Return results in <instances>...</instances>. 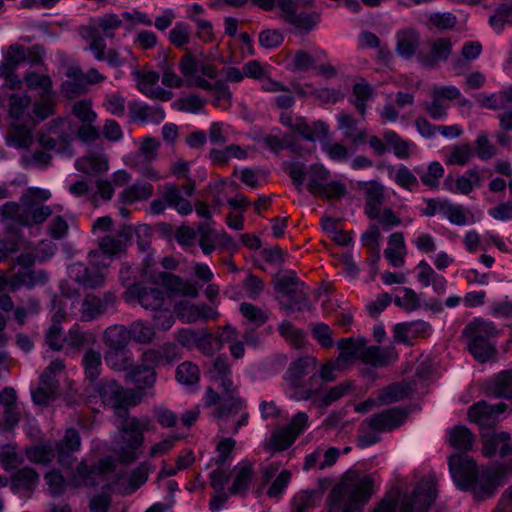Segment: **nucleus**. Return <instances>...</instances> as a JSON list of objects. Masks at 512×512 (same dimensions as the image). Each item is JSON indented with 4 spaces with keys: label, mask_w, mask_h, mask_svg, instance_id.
Wrapping results in <instances>:
<instances>
[{
    "label": "nucleus",
    "mask_w": 512,
    "mask_h": 512,
    "mask_svg": "<svg viewBox=\"0 0 512 512\" xmlns=\"http://www.w3.org/2000/svg\"><path fill=\"white\" fill-rule=\"evenodd\" d=\"M374 480L355 470L347 471L340 483L328 495L330 512H336L343 502L342 512H361L373 494Z\"/></svg>",
    "instance_id": "obj_3"
},
{
    "label": "nucleus",
    "mask_w": 512,
    "mask_h": 512,
    "mask_svg": "<svg viewBox=\"0 0 512 512\" xmlns=\"http://www.w3.org/2000/svg\"><path fill=\"white\" fill-rule=\"evenodd\" d=\"M128 331L131 335V340L140 344H149L155 338V331L152 326L144 321H134Z\"/></svg>",
    "instance_id": "obj_52"
},
{
    "label": "nucleus",
    "mask_w": 512,
    "mask_h": 512,
    "mask_svg": "<svg viewBox=\"0 0 512 512\" xmlns=\"http://www.w3.org/2000/svg\"><path fill=\"white\" fill-rule=\"evenodd\" d=\"M366 340L359 338H344L338 343L339 355L337 357L338 364H345L352 360L357 359L359 356L363 358V352L365 350Z\"/></svg>",
    "instance_id": "obj_28"
},
{
    "label": "nucleus",
    "mask_w": 512,
    "mask_h": 512,
    "mask_svg": "<svg viewBox=\"0 0 512 512\" xmlns=\"http://www.w3.org/2000/svg\"><path fill=\"white\" fill-rule=\"evenodd\" d=\"M463 334L468 338V349L476 361L485 363L497 352L493 339L498 331L491 322L475 319L464 329Z\"/></svg>",
    "instance_id": "obj_5"
},
{
    "label": "nucleus",
    "mask_w": 512,
    "mask_h": 512,
    "mask_svg": "<svg viewBox=\"0 0 512 512\" xmlns=\"http://www.w3.org/2000/svg\"><path fill=\"white\" fill-rule=\"evenodd\" d=\"M490 26L498 33L502 32L505 25H512V0H504L495 9V13L489 18Z\"/></svg>",
    "instance_id": "obj_41"
},
{
    "label": "nucleus",
    "mask_w": 512,
    "mask_h": 512,
    "mask_svg": "<svg viewBox=\"0 0 512 512\" xmlns=\"http://www.w3.org/2000/svg\"><path fill=\"white\" fill-rule=\"evenodd\" d=\"M483 176L476 169H468L463 175L457 177L449 175L443 181V187L452 193L468 195L475 188L482 186Z\"/></svg>",
    "instance_id": "obj_15"
},
{
    "label": "nucleus",
    "mask_w": 512,
    "mask_h": 512,
    "mask_svg": "<svg viewBox=\"0 0 512 512\" xmlns=\"http://www.w3.org/2000/svg\"><path fill=\"white\" fill-rule=\"evenodd\" d=\"M96 471L86 465L84 461H82L76 468L72 482L76 487L85 486V487H94L97 485L95 480Z\"/></svg>",
    "instance_id": "obj_56"
},
{
    "label": "nucleus",
    "mask_w": 512,
    "mask_h": 512,
    "mask_svg": "<svg viewBox=\"0 0 512 512\" xmlns=\"http://www.w3.org/2000/svg\"><path fill=\"white\" fill-rule=\"evenodd\" d=\"M44 480L51 496L58 497L65 492L67 483L60 471L55 469L48 471L44 475Z\"/></svg>",
    "instance_id": "obj_60"
},
{
    "label": "nucleus",
    "mask_w": 512,
    "mask_h": 512,
    "mask_svg": "<svg viewBox=\"0 0 512 512\" xmlns=\"http://www.w3.org/2000/svg\"><path fill=\"white\" fill-rule=\"evenodd\" d=\"M55 447L50 441L27 446L25 455L27 459L34 464L48 465L55 457Z\"/></svg>",
    "instance_id": "obj_31"
},
{
    "label": "nucleus",
    "mask_w": 512,
    "mask_h": 512,
    "mask_svg": "<svg viewBox=\"0 0 512 512\" xmlns=\"http://www.w3.org/2000/svg\"><path fill=\"white\" fill-rule=\"evenodd\" d=\"M131 335L123 325H114L108 327L104 332V342L109 349L123 350L128 349Z\"/></svg>",
    "instance_id": "obj_33"
},
{
    "label": "nucleus",
    "mask_w": 512,
    "mask_h": 512,
    "mask_svg": "<svg viewBox=\"0 0 512 512\" xmlns=\"http://www.w3.org/2000/svg\"><path fill=\"white\" fill-rule=\"evenodd\" d=\"M397 358L396 353L392 348H381L378 346H371L365 348L363 352V360L375 367H383Z\"/></svg>",
    "instance_id": "obj_35"
},
{
    "label": "nucleus",
    "mask_w": 512,
    "mask_h": 512,
    "mask_svg": "<svg viewBox=\"0 0 512 512\" xmlns=\"http://www.w3.org/2000/svg\"><path fill=\"white\" fill-rule=\"evenodd\" d=\"M407 417L405 410L393 407L372 415L365 420L368 427L379 432L392 431L401 426Z\"/></svg>",
    "instance_id": "obj_13"
},
{
    "label": "nucleus",
    "mask_w": 512,
    "mask_h": 512,
    "mask_svg": "<svg viewBox=\"0 0 512 512\" xmlns=\"http://www.w3.org/2000/svg\"><path fill=\"white\" fill-rule=\"evenodd\" d=\"M508 408L504 402L489 405L486 401H478L468 409V418L479 426L481 431L491 430L500 420V415Z\"/></svg>",
    "instance_id": "obj_8"
},
{
    "label": "nucleus",
    "mask_w": 512,
    "mask_h": 512,
    "mask_svg": "<svg viewBox=\"0 0 512 512\" xmlns=\"http://www.w3.org/2000/svg\"><path fill=\"white\" fill-rule=\"evenodd\" d=\"M94 389L102 403L115 409L117 416L121 418L119 435L115 441L120 462L126 465L134 462L141 453L139 449L144 442V431L150 429V421L128 415L127 408L136 405L134 394L115 380L103 379Z\"/></svg>",
    "instance_id": "obj_1"
},
{
    "label": "nucleus",
    "mask_w": 512,
    "mask_h": 512,
    "mask_svg": "<svg viewBox=\"0 0 512 512\" xmlns=\"http://www.w3.org/2000/svg\"><path fill=\"white\" fill-rule=\"evenodd\" d=\"M158 280L173 295L187 296L191 298H196L198 296V290L196 287L177 275L169 272H160Z\"/></svg>",
    "instance_id": "obj_23"
},
{
    "label": "nucleus",
    "mask_w": 512,
    "mask_h": 512,
    "mask_svg": "<svg viewBox=\"0 0 512 512\" xmlns=\"http://www.w3.org/2000/svg\"><path fill=\"white\" fill-rule=\"evenodd\" d=\"M358 188L365 196V213L369 218H378L384 203L385 187L376 180L358 182Z\"/></svg>",
    "instance_id": "obj_12"
},
{
    "label": "nucleus",
    "mask_w": 512,
    "mask_h": 512,
    "mask_svg": "<svg viewBox=\"0 0 512 512\" xmlns=\"http://www.w3.org/2000/svg\"><path fill=\"white\" fill-rule=\"evenodd\" d=\"M131 238V227H123L117 236L107 235L103 237L99 242V248L107 255H116L125 249Z\"/></svg>",
    "instance_id": "obj_26"
},
{
    "label": "nucleus",
    "mask_w": 512,
    "mask_h": 512,
    "mask_svg": "<svg viewBox=\"0 0 512 512\" xmlns=\"http://www.w3.org/2000/svg\"><path fill=\"white\" fill-rule=\"evenodd\" d=\"M437 497L432 479H422L411 494H404L400 501L399 512H427Z\"/></svg>",
    "instance_id": "obj_7"
},
{
    "label": "nucleus",
    "mask_w": 512,
    "mask_h": 512,
    "mask_svg": "<svg viewBox=\"0 0 512 512\" xmlns=\"http://www.w3.org/2000/svg\"><path fill=\"white\" fill-rule=\"evenodd\" d=\"M176 379L184 385H194L200 379V370L196 364L185 361L178 365Z\"/></svg>",
    "instance_id": "obj_54"
},
{
    "label": "nucleus",
    "mask_w": 512,
    "mask_h": 512,
    "mask_svg": "<svg viewBox=\"0 0 512 512\" xmlns=\"http://www.w3.org/2000/svg\"><path fill=\"white\" fill-rule=\"evenodd\" d=\"M105 361L116 371H126L133 366L132 353L129 349H109L105 354Z\"/></svg>",
    "instance_id": "obj_43"
},
{
    "label": "nucleus",
    "mask_w": 512,
    "mask_h": 512,
    "mask_svg": "<svg viewBox=\"0 0 512 512\" xmlns=\"http://www.w3.org/2000/svg\"><path fill=\"white\" fill-rule=\"evenodd\" d=\"M307 174L308 189L314 195L323 190V186L328 182L330 177V172L321 164L311 165Z\"/></svg>",
    "instance_id": "obj_44"
},
{
    "label": "nucleus",
    "mask_w": 512,
    "mask_h": 512,
    "mask_svg": "<svg viewBox=\"0 0 512 512\" xmlns=\"http://www.w3.org/2000/svg\"><path fill=\"white\" fill-rule=\"evenodd\" d=\"M75 280L85 288L95 289L103 285L105 276L100 269L94 265L89 267H82L80 265Z\"/></svg>",
    "instance_id": "obj_38"
},
{
    "label": "nucleus",
    "mask_w": 512,
    "mask_h": 512,
    "mask_svg": "<svg viewBox=\"0 0 512 512\" xmlns=\"http://www.w3.org/2000/svg\"><path fill=\"white\" fill-rule=\"evenodd\" d=\"M487 393L496 398L512 399V370L498 373L488 384Z\"/></svg>",
    "instance_id": "obj_29"
},
{
    "label": "nucleus",
    "mask_w": 512,
    "mask_h": 512,
    "mask_svg": "<svg viewBox=\"0 0 512 512\" xmlns=\"http://www.w3.org/2000/svg\"><path fill=\"white\" fill-rule=\"evenodd\" d=\"M125 299L126 301L137 300L143 308L156 312L162 308L165 295L159 288L143 287L134 283L126 290Z\"/></svg>",
    "instance_id": "obj_11"
},
{
    "label": "nucleus",
    "mask_w": 512,
    "mask_h": 512,
    "mask_svg": "<svg viewBox=\"0 0 512 512\" xmlns=\"http://www.w3.org/2000/svg\"><path fill=\"white\" fill-rule=\"evenodd\" d=\"M82 364L86 378L95 381L101 373L102 357L100 352L89 349L83 356Z\"/></svg>",
    "instance_id": "obj_48"
},
{
    "label": "nucleus",
    "mask_w": 512,
    "mask_h": 512,
    "mask_svg": "<svg viewBox=\"0 0 512 512\" xmlns=\"http://www.w3.org/2000/svg\"><path fill=\"white\" fill-rule=\"evenodd\" d=\"M108 159L104 155L90 154L78 158L75 162V168L88 175H99L108 170Z\"/></svg>",
    "instance_id": "obj_30"
},
{
    "label": "nucleus",
    "mask_w": 512,
    "mask_h": 512,
    "mask_svg": "<svg viewBox=\"0 0 512 512\" xmlns=\"http://www.w3.org/2000/svg\"><path fill=\"white\" fill-rule=\"evenodd\" d=\"M1 216L3 220H11L21 226L29 227V222L26 219V213L21 211L20 205L16 202H6L2 206Z\"/></svg>",
    "instance_id": "obj_62"
},
{
    "label": "nucleus",
    "mask_w": 512,
    "mask_h": 512,
    "mask_svg": "<svg viewBox=\"0 0 512 512\" xmlns=\"http://www.w3.org/2000/svg\"><path fill=\"white\" fill-rule=\"evenodd\" d=\"M452 52V42L449 38H437L431 43L430 52L419 51L417 60L426 68H434L439 62H446Z\"/></svg>",
    "instance_id": "obj_16"
},
{
    "label": "nucleus",
    "mask_w": 512,
    "mask_h": 512,
    "mask_svg": "<svg viewBox=\"0 0 512 512\" xmlns=\"http://www.w3.org/2000/svg\"><path fill=\"white\" fill-rule=\"evenodd\" d=\"M274 290L283 294L289 300L288 303L281 302L282 308L288 314L295 311L310 310L308 303V288L297 276L295 271L288 270L282 275H277L273 281Z\"/></svg>",
    "instance_id": "obj_6"
},
{
    "label": "nucleus",
    "mask_w": 512,
    "mask_h": 512,
    "mask_svg": "<svg viewBox=\"0 0 512 512\" xmlns=\"http://www.w3.org/2000/svg\"><path fill=\"white\" fill-rule=\"evenodd\" d=\"M416 172L424 185L437 187L439 185V179L444 174V168L439 162L434 161L429 164L427 171L423 172L421 169H416Z\"/></svg>",
    "instance_id": "obj_59"
},
{
    "label": "nucleus",
    "mask_w": 512,
    "mask_h": 512,
    "mask_svg": "<svg viewBox=\"0 0 512 512\" xmlns=\"http://www.w3.org/2000/svg\"><path fill=\"white\" fill-rule=\"evenodd\" d=\"M442 213L451 223L462 226L467 223L465 209L461 205H455L448 200H443L440 207Z\"/></svg>",
    "instance_id": "obj_57"
},
{
    "label": "nucleus",
    "mask_w": 512,
    "mask_h": 512,
    "mask_svg": "<svg viewBox=\"0 0 512 512\" xmlns=\"http://www.w3.org/2000/svg\"><path fill=\"white\" fill-rule=\"evenodd\" d=\"M448 465L456 487L459 490L471 492L475 499L490 498L497 491L491 466L480 471L476 461L466 453L451 455Z\"/></svg>",
    "instance_id": "obj_2"
},
{
    "label": "nucleus",
    "mask_w": 512,
    "mask_h": 512,
    "mask_svg": "<svg viewBox=\"0 0 512 512\" xmlns=\"http://www.w3.org/2000/svg\"><path fill=\"white\" fill-rule=\"evenodd\" d=\"M474 155V150L469 144L455 145L447 158L446 163L450 165H466Z\"/></svg>",
    "instance_id": "obj_61"
},
{
    "label": "nucleus",
    "mask_w": 512,
    "mask_h": 512,
    "mask_svg": "<svg viewBox=\"0 0 512 512\" xmlns=\"http://www.w3.org/2000/svg\"><path fill=\"white\" fill-rule=\"evenodd\" d=\"M177 317L185 323H195L201 320L214 319L217 312L205 303L200 305L191 304L188 301H181L175 305Z\"/></svg>",
    "instance_id": "obj_19"
},
{
    "label": "nucleus",
    "mask_w": 512,
    "mask_h": 512,
    "mask_svg": "<svg viewBox=\"0 0 512 512\" xmlns=\"http://www.w3.org/2000/svg\"><path fill=\"white\" fill-rule=\"evenodd\" d=\"M115 303V296L106 292L103 297L87 294L81 305V318L84 321H91L103 315L109 307Z\"/></svg>",
    "instance_id": "obj_18"
},
{
    "label": "nucleus",
    "mask_w": 512,
    "mask_h": 512,
    "mask_svg": "<svg viewBox=\"0 0 512 512\" xmlns=\"http://www.w3.org/2000/svg\"><path fill=\"white\" fill-rule=\"evenodd\" d=\"M40 101L35 102L33 105L32 113L33 120L29 122L33 124L40 123L54 114L55 100L52 93H40Z\"/></svg>",
    "instance_id": "obj_39"
},
{
    "label": "nucleus",
    "mask_w": 512,
    "mask_h": 512,
    "mask_svg": "<svg viewBox=\"0 0 512 512\" xmlns=\"http://www.w3.org/2000/svg\"><path fill=\"white\" fill-rule=\"evenodd\" d=\"M209 157L215 164L225 165L232 158L242 159L246 157V152L238 145H229L224 149H212Z\"/></svg>",
    "instance_id": "obj_49"
},
{
    "label": "nucleus",
    "mask_w": 512,
    "mask_h": 512,
    "mask_svg": "<svg viewBox=\"0 0 512 512\" xmlns=\"http://www.w3.org/2000/svg\"><path fill=\"white\" fill-rule=\"evenodd\" d=\"M80 446L81 437L79 432L74 428L67 429L63 438L57 441L54 446L60 465L69 467L71 465V455L78 451Z\"/></svg>",
    "instance_id": "obj_20"
},
{
    "label": "nucleus",
    "mask_w": 512,
    "mask_h": 512,
    "mask_svg": "<svg viewBox=\"0 0 512 512\" xmlns=\"http://www.w3.org/2000/svg\"><path fill=\"white\" fill-rule=\"evenodd\" d=\"M24 463V457L11 444L3 445L0 449V464L6 471L19 468Z\"/></svg>",
    "instance_id": "obj_47"
},
{
    "label": "nucleus",
    "mask_w": 512,
    "mask_h": 512,
    "mask_svg": "<svg viewBox=\"0 0 512 512\" xmlns=\"http://www.w3.org/2000/svg\"><path fill=\"white\" fill-rule=\"evenodd\" d=\"M181 358L177 344L167 342L158 348L148 349L142 353L141 362L147 366L155 367L171 364Z\"/></svg>",
    "instance_id": "obj_14"
},
{
    "label": "nucleus",
    "mask_w": 512,
    "mask_h": 512,
    "mask_svg": "<svg viewBox=\"0 0 512 512\" xmlns=\"http://www.w3.org/2000/svg\"><path fill=\"white\" fill-rule=\"evenodd\" d=\"M352 387V382L344 381L334 387H331L324 395L320 396L318 393L311 399L319 407H328L335 401H338L340 398L347 395L351 391Z\"/></svg>",
    "instance_id": "obj_40"
},
{
    "label": "nucleus",
    "mask_w": 512,
    "mask_h": 512,
    "mask_svg": "<svg viewBox=\"0 0 512 512\" xmlns=\"http://www.w3.org/2000/svg\"><path fill=\"white\" fill-rule=\"evenodd\" d=\"M64 340L68 346L75 349H81L91 345L95 341V338L92 333L85 332L81 330L79 326L75 325L64 336Z\"/></svg>",
    "instance_id": "obj_51"
},
{
    "label": "nucleus",
    "mask_w": 512,
    "mask_h": 512,
    "mask_svg": "<svg viewBox=\"0 0 512 512\" xmlns=\"http://www.w3.org/2000/svg\"><path fill=\"white\" fill-rule=\"evenodd\" d=\"M243 406L242 400L238 396L223 397L219 407L214 412L215 418H225L229 415L238 414Z\"/></svg>",
    "instance_id": "obj_58"
},
{
    "label": "nucleus",
    "mask_w": 512,
    "mask_h": 512,
    "mask_svg": "<svg viewBox=\"0 0 512 512\" xmlns=\"http://www.w3.org/2000/svg\"><path fill=\"white\" fill-rule=\"evenodd\" d=\"M153 187L149 183L134 184L120 193V198L125 204H132L136 201H143L151 197Z\"/></svg>",
    "instance_id": "obj_46"
},
{
    "label": "nucleus",
    "mask_w": 512,
    "mask_h": 512,
    "mask_svg": "<svg viewBox=\"0 0 512 512\" xmlns=\"http://www.w3.org/2000/svg\"><path fill=\"white\" fill-rule=\"evenodd\" d=\"M156 376L157 374L153 367L147 366L142 362L140 365L132 366L127 374V377L140 389L152 387L156 381Z\"/></svg>",
    "instance_id": "obj_36"
},
{
    "label": "nucleus",
    "mask_w": 512,
    "mask_h": 512,
    "mask_svg": "<svg viewBox=\"0 0 512 512\" xmlns=\"http://www.w3.org/2000/svg\"><path fill=\"white\" fill-rule=\"evenodd\" d=\"M381 234L377 224L369 226L368 230L362 234V241L369 247L374 255L373 262L380 259V241Z\"/></svg>",
    "instance_id": "obj_63"
},
{
    "label": "nucleus",
    "mask_w": 512,
    "mask_h": 512,
    "mask_svg": "<svg viewBox=\"0 0 512 512\" xmlns=\"http://www.w3.org/2000/svg\"><path fill=\"white\" fill-rule=\"evenodd\" d=\"M430 328V324L424 320L398 323L393 329L394 342L413 345L412 340L418 337L424 338L428 336Z\"/></svg>",
    "instance_id": "obj_17"
},
{
    "label": "nucleus",
    "mask_w": 512,
    "mask_h": 512,
    "mask_svg": "<svg viewBox=\"0 0 512 512\" xmlns=\"http://www.w3.org/2000/svg\"><path fill=\"white\" fill-rule=\"evenodd\" d=\"M233 472L235 473V479L229 489L230 494H245L251 483L253 474L252 467L250 465H244L240 468L234 467Z\"/></svg>",
    "instance_id": "obj_45"
},
{
    "label": "nucleus",
    "mask_w": 512,
    "mask_h": 512,
    "mask_svg": "<svg viewBox=\"0 0 512 512\" xmlns=\"http://www.w3.org/2000/svg\"><path fill=\"white\" fill-rule=\"evenodd\" d=\"M397 54L404 58L410 59L414 55L417 56V49L420 44V36L414 29H405L397 33Z\"/></svg>",
    "instance_id": "obj_24"
},
{
    "label": "nucleus",
    "mask_w": 512,
    "mask_h": 512,
    "mask_svg": "<svg viewBox=\"0 0 512 512\" xmlns=\"http://www.w3.org/2000/svg\"><path fill=\"white\" fill-rule=\"evenodd\" d=\"M282 169L300 191L307 174L305 164L297 160H288L282 163Z\"/></svg>",
    "instance_id": "obj_53"
},
{
    "label": "nucleus",
    "mask_w": 512,
    "mask_h": 512,
    "mask_svg": "<svg viewBox=\"0 0 512 512\" xmlns=\"http://www.w3.org/2000/svg\"><path fill=\"white\" fill-rule=\"evenodd\" d=\"M482 454L487 458H501L512 454V442L509 433L486 430L481 433Z\"/></svg>",
    "instance_id": "obj_10"
},
{
    "label": "nucleus",
    "mask_w": 512,
    "mask_h": 512,
    "mask_svg": "<svg viewBox=\"0 0 512 512\" xmlns=\"http://www.w3.org/2000/svg\"><path fill=\"white\" fill-rule=\"evenodd\" d=\"M49 279L47 272L39 270H19L10 278V292H16L22 287L31 290L37 285H44Z\"/></svg>",
    "instance_id": "obj_21"
},
{
    "label": "nucleus",
    "mask_w": 512,
    "mask_h": 512,
    "mask_svg": "<svg viewBox=\"0 0 512 512\" xmlns=\"http://www.w3.org/2000/svg\"><path fill=\"white\" fill-rule=\"evenodd\" d=\"M411 393L412 390L408 384L394 383L380 392L378 401L380 404L395 403L409 397Z\"/></svg>",
    "instance_id": "obj_42"
},
{
    "label": "nucleus",
    "mask_w": 512,
    "mask_h": 512,
    "mask_svg": "<svg viewBox=\"0 0 512 512\" xmlns=\"http://www.w3.org/2000/svg\"><path fill=\"white\" fill-rule=\"evenodd\" d=\"M316 365V359L311 356L301 357L290 363L285 378L294 389L291 397L296 401L309 400L321 391Z\"/></svg>",
    "instance_id": "obj_4"
},
{
    "label": "nucleus",
    "mask_w": 512,
    "mask_h": 512,
    "mask_svg": "<svg viewBox=\"0 0 512 512\" xmlns=\"http://www.w3.org/2000/svg\"><path fill=\"white\" fill-rule=\"evenodd\" d=\"M279 9L281 10V18L301 34L312 31L318 22V15L307 12L297 13L294 0H280Z\"/></svg>",
    "instance_id": "obj_9"
},
{
    "label": "nucleus",
    "mask_w": 512,
    "mask_h": 512,
    "mask_svg": "<svg viewBox=\"0 0 512 512\" xmlns=\"http://www.w3.org/2000/svg\"><path fill=\"white\" fill-rule=\"evenodd\" d=\"M473 442L474 435L466 426H455L448 433V443L462 453L471 450Z\"/></svg>",
    "instance_id": "obj_34"
},
{
    "label": "nucleus",
    "mask_w": 512,
    "mask_h": 512,
    "mask_svg": "<svg viewBox=\"0 0 512 512\" xmlns=\"http://www.w3.org/2000/svg\"><path fill=\"white\" fill-rule=\"evenodd\" d=\"M128 108L129 115L133 120L160 123L165 118V112L159 106H149L134 100L129 102Z\"/></svg>",
    "instance_id": "obj_25"
},
{
    "label": "nucleus",
    "mask_w": 512,
    "mask_h": 512,
    "mask_svg": "<svg viewBox=\"0 0 512 512\" xmlns=\"http://www.w3.org/2000/svg\"><path fill=\"white\" fill-rule=\"evenodd\" d=\"M162 197L168 206L173 207L182 215L190 214L193 210L192 204L182 197L180 189L175 185H167Z\"/></svg>",
    "instance_id": "obj_37"
},
{
    "label": "nucleus",
    "mask_w": 512,
    "mask_h": 512,
    "mask_svg": "<svg viewBox=\"0 0 512 512\" xmlns=\"http://www.w3.org/2000/svg\"><path fill=\"white\" fill-rule=\"evenodd\" d=\"M240 312L250 323L256 327L262 326L268 319V315L261 308L251 304L242 303L240 305Z\"/></svg>",
    "instance_id": "obj_64"
},
{
    "label": "nucleus",
    "mask_w": 512,
    "mask_h": 512,
    "mask_svg": "<svg viewBox=\"0 0 512 512\" xmlns=\"http://www.w3.org/2000/svg\"><path fill=\"white\" fill-rule=\"evenodd\" d=\"M8 140L18 147H28L32 142L31 131L26 124L15 121L9 127Z\"/></svg>",
    "instance_id": "obj_55"
},
{
    "label": "nucleus",
    "mask_w": 512,
    "mask_h": 512,
    "mask_svg": "<svg viewBox=\"0 0 512 512\" xmlns=\"http://www.w3.org/2000/svg\"><path fill=\"white\" fill-rule=\"evenodd\" d=\"M39 482V474L31 467L18 469L11 477L10 488L14 493L31 492Z\"/></svg>",
    "instance_id": "obj_27"
},
{
    "label": "nucleus",
    "mask_w": 512,
    "mask_h": 512,
    "mask_svg": "<svg viewBox=\"0 0 512 512\" xmlns=\"http://www.w3.org/2000/svg\"><path fill=\"white\" fill-rule=\"evenodd\" d=\"M386 145H389L394 152V155L399 159H407L410 157V143L403 140L395 131L387 130L383 133Z\"/></svg>",
    "instance_id": "obj_50"
},
{
    "label": "nucleus",
    "mask_w": 512,
    "mask_h": 512,
    "mask_svg": "<svg viewBox=\"0 0 512 512\" xmlns=\"http://www.w3.org/2000/svg\"><path fill=\"white\" fill-rule=\"evenodd\" d=\"M31 98L27 94H11L9 97V115L15 121L28 123L33 116L28 112Z\"/></svg>",
    "instance_id": "obj_32"
},
{
    "label": "nucleus",
    "mask_w": 512,
    "mask_h": 512,
    "mask_svg": "<svg viewBox=\"0 0 512 512\" xmlns=\"http://www.w3.org/2000/svg\"><path fill=\"white\" fill-rule=\"evenodd\" d=\"M338 129L354 146L366 143L367 131L357 126V121L350 114L341 112L337 115Z\"/></svg>",
    "instance_id": "obj_22"
}]
</instances>
